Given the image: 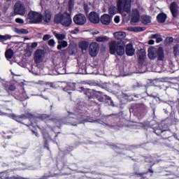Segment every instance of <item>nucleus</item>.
Segmentation results:
<instances>
[{
  "label": "nucleus",
  "instance_id": "obj_25",
  "mask_svg": "<svg viewBox=\"0 0 179 179\" xmlns=\"http://www.w3.org/2000/svg\"><path fill=\"white\" fill-rule=\"evenodd\" d=\"M157 19L159 23H164L166 22V19H167V15L162 13L157 15Z\"/></svg>",
  "mask_w": 179,
  "mask_h": 179
},
{
  "label": "nucleus",
  "instance_id": "obj_18",
  "mask_svg": "<svg viewBox=\"0 0 179 179\" xmlns=\"http://www.w3.org/2000/svg\"><path fill=\"white\" fill-rule=\"evenodd\" d=\"M51 17H52V15L51 14V11L50 10H45L43 15H42V20L46 23H50L51 22Z\"/></svg>",
  "mask_w": 179,
  "mask_h": 179
},
{
  "label": "nucleus",
  "instance_id": "obj_36",
  "mask_svg": "<svg viewBox=\"0 0 179 179\" xmlns=\"http://www.w3.org/2000/svg\"><path fill=\"white\" fill-rule=\"evenodd\" d=\"M73 9V0H69V10Z\"/></svg>",
  "mask_w": 179,
  "mask_h": 179
},
{
  "label": "nucleus",
  "instance_id": "obj_56",
  "mask_svg": "<svg viewBox=\"0 0 179 179\" xmlns=\"http://www.w3.org/2000/svg\"><path fill=\"white\" fill-rule=\"evenodd\" d=\"M150 171V173H153V171Z\"/></svg>",
  "mask_w": 179,
  "mask_h": 179
},
{
  "label": "nucleus",
  "instance_id": "obj_34",
  "mask_svg": "<svg viewBox=\"0 0 179 179\" xmlns=\"http://www.w3.org/2000/svg\"><path fill=\"white\" fill-rule=\"evenodd\" d=\"M30 72L33 73L34 75H38V67L35 66L34 67H32L31 70L30 71Z\"/></svg>",
  "mask_w": 179,
  "mask_h": 179
},
{
  "label": "nucleus",
  "instance_id": "obj_52",
  "mask_svg": "<svg viewBox=\"0 0 179 179\" xmlns=\"http://www.w3.org/2000/svg\"><path fill=\"white\" fill-rule=\"evenodd\" d=\"M93 34H99V31H96L95 32H93Z\"/></svg>",
  "mask_w": 179,
  "mask_h": 179
},
{
  "label": "nucleus",
  "instance_id": "obj_15",
  "mask_svg": "<svg viewBox=\"0 0 179 179\" xmlns=\"http://www.w3.org/2000/svg\"><path fill=\"white\" fill-rule=\"evenodd\" d=\"M138 61L139 64H143L145 59H146V51L141 49L137 52Z\"/></svg>",
  "mask_w": 179,
  "mask_h": 179
},
{
  "label": "nucleus",
  "instance_id": "obj_55",
  "mask_svg": "<svg viewBox=\"0 0 179 179\" xmlns=\"http://www.w3.org/2000/svg\"><path fill=\"white\" fill-rule=\"evenodd\" d=\"M31 124H32V125H34L33 120H31Z\"/></svg>",
  "mask_w": 179,
  "mask_h": 179
},
{
  "label": "nucleus",
  "instance_id": "obj_1",
  "mask_svg": "<svg viewBox=\"0 0 179 179\" xmlns=\"http://www.w3.org/2000/svg\"><path fill=\"white\" fill-rule=\"evenodd\" d=\"M113 36L115 40L119 41H113L109 43V50L112 55L117 53V55L122 57L125 54V43L123 40H125L127 34L124 31H117L113 34Z\"/></svg>",
  "mask_w": 179,
  "mask_h": 179
},
{
  "label": "nucleus",
  "instance_id": "obj_26",
  "mask_svg": "<svg viewBox=\"0 0 179 179\" xmlns=\"http://www.w3.org/2000/svg\"><path fill=\"white\" fill-rule=\"evenodd\" d=\"M58 43L57 50H61L62 48H66V47H68V42L66 41H59Z\"/></svg>",
  "mask_w": 179,
  "mask_h": 179
},
{
  "label": "nucleus",
  "instance_id": "obj_30",
  "mask_svg": "<svg viewBox=\"0 0 179 179\" xmlns=\"http://www.w3.org/2000/svg\"><path fill=\"white\" fill-rule=\"evenodd\" d=\"M76 84L73 83H70L67 84V86L64 88V91L67 92V90H75Z\"/></svg>",
  "mask_w": 179,
  "mask_h": 179
},
{
  "label": "nucleus",
  "instance_id": "obj_19",
  "mask_svg": "<svg viewBox=\"0 0 179 179\" xmlns=\"http://www.w3.org/2000/svg\"><path fill=\"white\" fill-rule=\"evenodd\" d=\"M139 19H141L139 11H138V9H134L132 10L131 23H138L139 22Z\"/></svg>",
  "mask_w": 179,
  "mask_h": 179
},
{
  "label": "nucleus",
  "instance_id": "obj_47",
  "mask_svg": "<svg viewBox=\"0 0 179 179\" xmlns=\"http://www.w3.org/2000/svg\"><path fill=\"white\" fill-rule=\"evenodd\" d=\"M160 36V34H154L151 36V38H156V40L157 39V38Z\"/></svg>",
  "mask_w": 179,
  "mask_h": 179
},
{
  "label": "nucleus",
  "instance_id": "obj_41",
  "mask_svg": "<svg viewBox=\"0 0 179 179\" xmlns=\"http://www.w3.org/2000/svg\"><path fill=\"white\" fill-rule=\"evenodd\" d=\"M77 50H76V48H71L70 50H69V54L71 55H73V54H76Z\"/></svg>",
  "mask_w": 179,
  "mask_h": 179
},
{
  "label": "nucleus",
  "instance_id": "obj_33",
  "mask_svg": "<svg viewBox=\"0 0 179 179\" xmlns=\"http://www.w3.org/2000/svg\"><path fill=\"white\" fill-rule=\"evenodd\" d=\"M114 89H115V86H113L110 83H106V90H108V91H110L111 90H114Z\"/></svg>",
  "mask_w": 179,
  "mask_h": 179
},
{
  "label": "nucleus",
  "instance_id": "obj_12",
  "mask_svg": "<svg viewBox=\"0 0 179 179\" xmlns=\"http://www.w3.org/2000/svg\"><path fill=\"white\" fill-rule=\"evenodd\" d=\"M45 55V53L44 52V50H37L35 52L34 54V61L36 64H40L41 62H43L44 61V57Z\"/></svg>",
  "mask_w": 179,
  "mask_h": 179
},
{
  "label": "nucleus",
  "instance_id": "obj_32",
  "mask_svg": "<svg viewBox=\"0 0 179 179\" xmlns=\"http://www.w3.org/2000/svg\"><path fill=\"white\" fill-rule=\"evenodd\" d=\"M12 36L8 34H6L4 36L0 35V41H5L6 40H10Z\"/></svg>",
  "mask_w": 179,
  "mask_h": 179
},
{
  "label": "nucleus",
  "instance_id": "obj_27",
  "mask_svg": "<svg viewBox=\"0 0 179 179\" xmlns=\"http://www.w3.org/2000/svg\"><path fill=\"white\" fill-rule=\"evenodd\" d=\"M13 31H15V33H17V34H29V31L24 29L15 28Z\"/></svg>",
  "mask_w": 179,
  "mask_h": 179
},
{
  "label": "nucleus",
  "instance_id": "obj_22",
  "mask_svg": "<svg viewBox=\"0 0 179 179\" xmlns=\"http://www.w3.org/2000/svg\"><path fill=\"white\" fill-rule=\"evenodd\" d=\"M53 35L59 41H62V40L66 38V35L65 34H58L57 31H53Z\"/></svg>",
  "mask_w": 179,
  "mask_h": 179
},
{
  "label": "nucleus",
  "instance_id": "obj_14",
  "mask_svg": "<svg viewBox=\"0 0 179 179\" xmlns=\"http://www.w3.org/2000/svg\"><path fill=\"white\" fill-rule=\"evenodd\" d=\"M90 22L91 23H94V24H97V23H100V17L99 14L96 12H91L88 16Z\"/></svg>",
  "mask_w": 179,
  "mask_h": 179
},
{
  "label": "nucleus",
  "instance_id": "obj_50",
  "mask_svg": "<svg viewBox=\"0 0 179 179\" xmlns=\"http://www.w3.org/2000/svg\"><path fill=\"white\" fill-rule=\"evenodd\" d=\"M84 8H85V12H89V8H87V5L85 4Z\"/></svg>",
  "mask_w": 179,
  "mask_h": 179
},
{
  "label": "nucleus",
  "instance_id": "obj_53",
  "mask_svg": "<svg viewBox=\"0 0 179 179\" xmlns=\"http://www.w3.org/2000/svg\"><path fill=\"white\" fill-rule=\"evenodd\" d=\"M80 90H81L82 92L85 91V88L83 87H80Z\"/></svg>",
  "mask_w": 179,
  "mask_h": 179
},
{
  "label": "nucleus",
  "instance_id": "obj_37",
  "mask_svg": "<svg viewBox=\"0 0 179 179\" xmlns=\"http://www.w3.org/2000/svg\"><path fill=\"white\" fill-rule=\"evenodd\" d=\"M48 45L50 47H54L55 45V41L54 39H50L48 41Z\"/></svg>",
  "mask_w": 179,
  "mask_h": 179
},
{
  "label": "nucleus",
  "instance_id": "obj_21",
  "mask_svg": "<svg viewBox=\"0 0 179 179\" xmlns=\"http://www.w3.org/2000/svg\"><path fill=\"white\" fill-rule=\"evenodd\" d=\"M129 31H134V33H139V31H145L146 28L141 27H129L127 28Z\"/></svg>",
  "mask_w": 179,
  "mask_h": 179
},
{
  "label": "nucleus",
  "instance_id": "obj_49",
  "mask_svg": "<svg viewBox=\"0 0 179 179\" xmlns=\"http://www.w3.org/2000/svg\"><path fill=\"white\" fill-rule=\"evenodd\" d=\"M166 41H169V43H173V38L171 37V38H167Z\"/></svg>",
  "mask_w": 179,
  "mask_h": 179
},
{
  "label": "nucleus",
  "instance_id": "obj_4",
  "mask_svg": "<svg viewBox=\"0 0 179 179\" xmlns=\"http://www.w3.org/2000/svg\"><path fill=\"white\" fill-rule=\"evenodd\" d=\"M85 94L89 99L96 97L100 101H103L104 99H106V100L108 101L110 106H113V100H111V98L107 95L103 94L101 92L94 91L93 90H86Z\"/></svg>",
  "mask_w": 179,
  "mask_h": 179
},
{
  "label": "nucleus",
  "instance_id": "obj_16",
  "mask_svg": "<svg viewBox=\"0 0 179 179\" xmlns=\"http://www.w3.org/2000/svg\"><path fill=\"white\" fill-rule=\"evenodd\" d=\"M113 19V17L110 16L108 14H103L100 19L101 23L102 24H105L106 26H108L111 23V20Z\"/></svg>",
  "mask_w": 179,
  "mask_h": 179
},
{
  "label": "nucleus",
  "instance_id": "obj_42",
  "mask_svg": "<svg viewBox=\"0 0 179 179\" xmlns=\"http://www.w3.org/2000/svg\"><path fill=\"white\" fill-rule=\"evenodd\" d=\"M20 97H21V100H26V99H27V95L24 92L22 94L20 95Z\"/></svg>",
  "mask_w": 179,
  "mask_h": 179
},
{
  "label": "nucleus",
  "instance_id": "obj_31",
  "mask_svg": "<svg viewBox=\"0 0 179 179\" xmlns=\"http://www.w3.org/2000/svg\"><path fill=\"white\" fill-rule=\"evenodd\" d=\"M36 85H41V86H47V87H52V83H45L41 80H39L38 83H36Z\"/></svg>",
  "mask_w": 179,
  "mask_h": 179
},
{
  "label": "nucleus",
  "instance_id": "obj_8",
  "mask_svg": "<svg viewBox=\"0 0 179 179\" xmlns=\"http://www.w3.org/2000/svg\"><path fill=\"white\" fill-rule=\"evenodd\" d=\"M27 19L30 23H41L43 22V15L36 11H30L27 15Z\"/></svg>",
  "mask_w": 179,
  "mask_h": 179
},
{
  "label": "nucleus",
  "instance_id": "obj_23",
  "mask_svg": "<svg viewBox=\"0 0 179 179\" xmlns=\"http://www.w3.org/2000/svg\"><path fill=\"white\" fill-rule=\"evenodd\" d=\"M79 48L82 50V51H86L89 48V42L86 41H83L79 43Z\"/></svg>",
  "mask_w": 179,
  "mask_h": 179
},
{
  "label": "nucleus",
  "instance_id": "obj_46",
  "mask_svg": "<svg viewBox=\"0 0 179 179\" xmlns=\"http://www.w3.org/2000/svg\"><path fill=\"white\" fill-rule=\"evenodd\" d=\"M37 45H38V43H37L36 42H34V43H32L31 47V48H36L37 47Z\"/></svg>",
  "mask_w": 179,
  "mask_h": 179
},
{
  "label": "nucleus",
  "instance_id": "obj_45",
  "mask_svg": "<svg viewBox=\"0 0 179 179\" xmlns=\"http://www.w3.org/2000/svg\"><path fill=\"white\" fill-rule=\"evenodd\" d=\"M114 22L115 23H118L120 22V16H118V15L115 16L114 18Z\"/></svg>",
  "mask_w": 179,
  "mask_h": 179
},
{
  "label": "nucleus",
  "instance_id": "obj_7",
  "mask_svg": "<svg viewBox=\"0 0 179 179\" xmlns=\"http://www.w3.org/2000/svg\"><path fill=\"white\" fill-rule=\"evenodd\" d=\"M158 55V59L159 61H163L164 58V53L163 52V49L159 48L158 50L155 47H150L148 49V57L150 59H155Z\"/></svg>",
  "mask_w": 179,
  "mask_h": 179
},
{
  "label": "nucleus",
  "instance_id": "obj_17",
  "mask_svg": "<svg viewBox=\"0 0 179 179\" xmlns=\"http://www.w3.org/2000/svg\"><path fill=\"white\" fill-rule=\"evenodd\" d=\"M171 12L173 16V17H177L178 15V5H177L176 2H173L170 6Z\"/></svg>",
  "mask_w": 179,
  "mask_h": 179
},
{
  "label": "nucleus",
  "instance_id": "obj_35",
  "mask_svg": "<svg viewBox=\"0 0 179 179\" xmlns=\"http://www.w3.org/2000/svg\"><path fill=\"white\" fill-rule=\"evenodd\" d=\"M173 52H174L175 55H178V54H179V45H176L174 46Z\"/></svg>",
  "mask_w": 179,
  "mask_h": 179
},
{
  "label": "nucleus",
  "instance_id": "obj_54",
  "mask_svg": "<svg viewBox=\"0 0 179 179\" xmlns=\"http://www.w3.org/2000/svg\"><path fill=\"white\" fill-rule=\"evenodd\" d=\"M24 169H26V168H24V167H21L20 168L21 170H24Z\"/></svg>",
  "mask_w": 179,
  "mask_h": 179
},
{
  "label": "nucleus",
  "instance_id": "obj_10",
  "mask_svg": "<svg viewBox=\"0 0 179 179\" xmlns=\"http://www.w3.org/2000/svg\"><path fill=\"white\" fill-rule=\"evenodd\" d=\"M14 14L24 16L26 15V7L22 1H17L14 6Z\"/></svg>",
  "mask_w": 179,
  "mask_h": 179
},
{
  "label": "nucleus",
  "instance_id": "obj_28",
  "mask_svg": "<svg viewBox=\"0 0 179 179\" xmlns=\"http://www.w3.org/2000/svg\"><path fill=\"white\" fill-rule=\"evenodd\" d=\"M108 37L106 36H99L96 38V41H97L98 43H106V41H108Z\"/></svg>",
  "mask_w": 179,
  "mask_h": 179
},
{
  "label": "nucleus",
  "instance_id": "obj_51",
  "mask_svg": "<svg viewBox=\"0 0 179 179\" xmlns=\"http://www.w3.org/2000/svg\"><path fill=\"white\" fill-rule=\"evenodd\" d=\"M33 134H34L35 136H38V133L37 131L32 130Z\"/></svg>",
  "mask_w": 179,
  "mask_h": 179
},
{
  "label": "nucleus",
  "instance_id": "obj_44",
  "mask_svg": "<svg viewBox=\"0 0 179 179\" xmlns=\"http://www.w3.org/2000/svg\"><path fill=\"white\" fill-rule=\"evenodd\" d=\"M162 41H163V38H162V36H159L157 39H156V42L157 43H162Z\"/></svg>",
  "mask_w": 179,
  "mask_h": 179
},
{
  "label": "nucleus",
  "instance_id": "obj_57",
  "mask_svg": "<svg viewBox=\"0 0 179 179\" xmlns=\"http://www.w3.org/2000/svg\"><path fill=\"white\" fill-rule=\"evenodd\" d=\"M0 16H1V13H0Z\"/></svg>",
  "mask_w": 179,
  "mask_h": 179
},
{
  "label": "nucleus",
  "instance_id": "obj_13",
  "mask_svg": "<svg viewBox=\"0 0 179 179\" xmlns=\"http://www.w3.org/2000/svg\"><path fill=\"white\" fill-rule=\"evenodd\" d=\"M99 50L100 48L99 47V43L92 42L90 45V55H91V57H96V55L99 54Z\"/></svg>",
  "mask_w": 179,
  "mask_h": 179
},
{
  "label": "nucleus",
  "instance_id": "obj_43",
  "mask_svg": "<svg viewBox=\"0 0 179 179\" xmlns=\"http://www.w3.org/2000/svg\"><path fill=\"white\" fill-rule=\"evenodd\" d=\"M33 54V52L30 50H27L25 53L26 57H31V55Z\"/></svg>",
  "mask_w": 179,
  "mask_h": 179
},
{
  "label": "nucleus",
  "instance_id": "obj_6",
  "mask_svg": "<svg viewBox=\"0 0 179 179\" xmlns=\"http://www.w3.org/2000/svg\"><path fill=\"white\" fill-rule=\"evenodd\" d=\"M68 118H69V121H71L70 124L74 126L76 125V124H85V122H98L99 124H101L102 125L103 124H106L103 122V121L101 120L90 121L87 120H83V117H78L76 115L71 113H69Z\"/></svg>",
  "mask_w": 179,
  "mask_h": 179
},
{
  "label": "nucleus",
  "instance_id": "obj_48",
  "mask_svg": "<svg viewBox=\"0 0 179 179\" xmlns=\"http://www.w3.org/2000/svg\"><path fill=\"white\" fill-rule=\"evenodd\" d=\"M148 44H150V45H153V44H155V41H153V40H150L149 41H148Z\"/></svg>",
  "mask_w": 179,
  "mask_h": 179
},
{
  "label": "nucleus",
  "instance_id": "obj_3",
  "mask_svg": "<svg viewBox=\"0 0 179 179\" xmlns=\"http://www.w3.org/2000/svg\"><path fill=\"white\" fill-rule=\"evenodd\" d=\"M55 22L57 24L64 26V27H69L72 24V17L71 15L68 13H59L55 17Z\"/></svg>",
  "mask_w": 179,
  "mask_h": 179
},
{
  "label": "nucleus",
  "instance_id": "obj_20",
  "mask_svg": "<svg viewBox=\"0 0 179 179\" xmlns=\"http://www.w3.org/2000/svg\"><path fill=\"white\" fill-rule=\"evenodd\" d=\"M126 54L129 57H132L135 54V48H134L132 43H129L126 45Z\"/></svg>",
  "mask_w": 179,
  "mask_h": 179
},
{
  "label": "nucleus",
  "instance_id": "obj_29",
  "mask_svg": "<svg viewBox=\"0 0 179 179\" xmlns=\"http://www.w3.org/2000/svg\"><path fill=\"white\" fill-rule=\"evenodd\" d=\"M6 58L10 59L13 57V50L12 49H8L5 52Z\"/></svg>",
  "mask_w": 179,
  "mask_h": 179
},
{
  "label": "nucleus",
  "instance_id": "obj_40",
  "mask_svg": "<svg viewBox=\"0 0 179 179\" xmlns=\"http://www.w3.org/2000/svg\"><path fill=\"white\" fill-rule=\"evenodd\" d=\"M69 33H71V34H78V33H79V29L76 28L74 30L69 31Z\"/></svg>",
  "mask_w": 179,
  "mask_h": 179
},
{
  "label": "nucleus",
  "instance_id": "obj_11",
  "mask_svg": "<svg viewBox=\"0 0 179 179\" xmlns=\"http://www.w3.org/2000/svg\"><path fill=\"white\" fill-rule=\"evenodd\" d=\"M74 23L77 24V26H83L86 24L87 18L86 16L82 13H79L76 15L73 19Z\"/></svg>",
  "mask_w": 179,
  "mask_h": 179
},
{
  "label": "nucleus",
  "instance_id": "obj_24",
  "mask_svg": "<svg viewBox=\"0 0 179 179\" xmlns=\"http://www.w3.org/2000/svg\"><path fill=\"white\" fill-rule=\"evenodd\" d=\"M141 22L143 24H149L152 22V17L149 15H143L141 16Z\"/></svg>",
  "mask_w": 179,
  "mask_h": 179
},
{
  "label": "nucleus",
  "instance_id": "obj_9",
  "mask_svg": "<svg viewBox=\"0 0 179 179\" xmlns=\"http://www.w3.org/2000/svg\"><path fill=\"white\" fill-rule=\"evenodd\" d=\"M6 112H3L0 110V115H4L5 117H8V118H11L17 122H22L23 120H24V115L19 116L15 115V113H12V110L10 109H6Z\"/></svg>",
  "mask_w": 179,
  "mask_h": 179
},
{
  "label": "nucleus",
  "instance_id": "obj_5",
  "mask_svg": "<svg viewBox=\"0 0 179 179\" xmlns=\"http://www.w3.org/2000/svg\"><path fill=\"white\" fill-rule=\"evenodd\" d=\"M0 82L2 83L3 87L0 89V96L1 97H9L10 92H14L16 90V86L15 85L10 83V82H8L3 79L0 78Z\"/></svg>",
  "mask_w": 179,
  "mask_h": 179
},
{
  "label": "nucleus",
  "instance_id": "obj_39",
  "mask_svg": "<svg viewBox=\"0 0 179 179\" xmlns=\"http://www.w3.org/2000/svg\"><path fill=\"white\" fill-rule=\"evenodd\" d=\"M15 22L16 23H19L20 24H23V23H24V20H23V19L22 18H16Z\"/></svg>",
  "mask_w": 179,
  "mask_h": 179
},
{
  "label": "nucleus",
  "instance_id": "obj_38",
  "mask_svg": "<svg viewBox=\"0 0 179 179\" xmlns=\"http://www.w3.org/2000/svg\"><path fill=\"white\" fill-rule=\"evenodd\" d=\"M51 38V35L50 34H45L43 37V41H48V40H50Z\"/></svg>",
  "mask_w": 179,
  "mask_h": 179
},
{
  "label": "nucleus",
  "instance_id": "obj_2",
  "mask_svg": "<svg viewBox=\"0 0 179 179\" xmlns=\"http://www.w3.org/2000/svg\"><path fill=\"white\" fill-rule=\"evenodd\" d=\"M117 10L122 16L131 15V0H117V7L110 6L108 9V12L112 16L117 14Z\"/></svg>",
  "mask_w": 179,
  "mask_h": 179
}]
</instances>
